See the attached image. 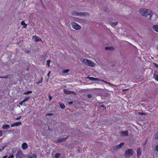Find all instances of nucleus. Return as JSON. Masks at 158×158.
Returning a JSON list of instances; mask_svg holds the SVG:
<instances>
[{"label": "nucleus", "instance_id": "obj_27", "mask_svg": "<svg viewBox=\"0 0 158 158\" xmlns=\"http://www.w3.org/2000/svg\"><path fill=\"white\" fill-rule=\"evenodd\" d=\"M154 137L155 139H158V131L155 135Z\"/></svg>", "mask_w": 158, "mask_h": 158}, {"label": "nucleus", "instance_id": "obj_30", "mask_svg": "<svg viewBox=\"0 0 158 158\" xmlns=\"http://www.w3.org/2000/svg\"><path fill=\"white\" fill-rule=\"evenodd\" d=\"M103 81V82H105L106 84H109V85H113V86H114L112 84H111V83H110L109 82H107V81Z\"/></svg>", "mask_w": 158, "mask_h": 158}, {"label": "nucleus", "instance_id": "obj_9", "mask_svg": "<svg viewBox=\"0 0 158 158\" xmlns=\"http://www.w3.org/2000/svg\"><path fill=\"white\" fill-rule=\"evenodd\" d=\"M120 134L123 136H127L128 135V131H122L120 132Z\"/></svg>", "mask_w": 158, "mask_h": 158}, {"label": "nucleus", "instance_id": "obj_13", "mask_svg": "<svg viewBox=\"0 0 158 158\" xmlns=\"http://www.w3.org/2000/svg\"><path fill=\"white\" fill-rule=\"evenodd\" d=\"M72 14L73 15H75L76 16L84 15V13H83L81 12L79 13L75 11L72 12Z\"/></svg>", "mask_w": 158, "mask_h": 158}, {"label": "nucleus", "instance_id": "obj_22", "mask_svg": "<svg viewBox=\"0 0 158 158\" xmlns=\"http://www.w3.org/2000/svg\"><path fill=\"white\" fill-rule=\"evenodd\" d=\"M32 93V91H28L27 92H24L23 94L25 95H28L29 94L31 93Z\"/></svg>", "mask_w": 158, "mask_h": 158}, {"label": "nucleus", "instance_id": "obj_10", "mask_svg": "<svg viewBox=\"0 0 158 158\" xmlns=\"http://www.w3.org/2000/svg\"><path fill=\"white\" fill-rule=\"evenodd\" d=\"M153 78L156 80V81H158V72L155 71L154 74Z\"/></svg>", "mask_w": 158, "mask_h": 158}, {"label": "nucleus", "instance_id": "obj_36", "mask_svg": "<svg viewBox=\"0 0 158 158\" xmlns=\"http://www.w3.org/2000/svg\"><path fill=\"white\" fill-rule=\"evenodd\" d=\"M153 64H154V66L155 67H157V68H158V64H156L155 63H153Z\"/></svg>", "mask_w": 158, "mask_h": 158}, {"label": "nucleus", "instance_id": "obj_45", "mask_svg": "<svg viewBox=\"0 0 158 158\" xmlns=\"http://www.w3.org/2000/svg\"><path fill=\"white\" fill-rule=\"evenodd\" d=\"M8 77V76H6V77H0V78H7Z\"/></svg>", "mask_w": 158, "mask_h": 158}, {"label": "nucleus", "instance_id": "obj_47", "mask_svg": "<svg viewBox=\"0 0 158 158\" xmlns=\"http://www.w3.org/2000/svg\"><path fill=\"white\" fill-rule=\"evenodd\" d=\"M8 157V156L6 155L5 156H4L2 157V158H7V157Z\"/></svg>", "mask_w": 158, "mask_h": 158}, {"label": "nucleus", "instance_id": "obj_24", "mask_svg": "<svg viewBox=\"0 0 158 158\" xmlns=\"http://www.w3.org/2000/svg\"><path fill=\"white\" fill-rule=\"evenodd\" d=\"M60 106L62 109H64L65 107V105L63 103H61L60 104Z\"/></svg>", "mask_w": 158, "mask_h": 158}, {"label": "nucleus", "instance_id": "obj_6", "mask_svg": "<svg viewBox=\"0 0 158 158\" xmlns=\"http://www.w3.org/2000/svg\"><path fill=\"white\" fill-rule=\"evenodd\" d=\"M64 92L67 94H73L76 95V94L73 91L68 90L66 89H64L63 90Z\"/></svg>", "mask_w": 158, "mask_h": 158}, {"label": "nucleus", "instance_id": "obj_11", "mask_svg": "<svg viewBox=\"0 0 158 158\" xmlns=\"http://www.w3.org/2000/svg\"><path fill=\"white\" fill-rule=\"evenodd\" d=\"M141 155V150L140 148H138L137 150V157L139 158V156H140Z\"/></svg>", "mask_w": 158, "mask_h": 158}, {"label": "nucleus", "instance_id": "obj_33", "mask_svg": "<svg viewBox=\"0 0 158 158\" xmlns=\"http://www.w3.org/2000/svg\"><path fill=\"white\" fill-rule=\"evenodd\" d=\"M6 147V146H4L3 147L2 149L0 148V152H2L3 150Z\"/></svg>", "mask_w": 158, "mask_h": 158}, {"label": "nucleus", "instance_id": "obj_1", "mask_svg": "<svg viewBox=\"0 0 158 158\" xmlns=\"http://www.w3.org/2000/svg\"><path fill=\"white\" fill-rule=\"evenodd\" d=\"M139 13L141 15L148 17L149 19H151L153 15L151 10L145 8L140 9L139 10Z\"/></svg>", "mask_w": 158, "mask_h": 158}, {"label": "nucleus", "instance_id": "obj_38", "mask_svg": "<svg viewBox=\"0 0 158 158\" xmlns=\"http://www.w3.org/2000/svg\"><path fill=\"white\" fill-rule=\"evenodd\" d=\"M53 114L52 113H49L47 114H46V115H48V116H51Z\"/></svg>", "mask_w": 158, "mask_h": 158}, {"label": "nucleus", "instance_id": "obj_48", "mask_svg": "<svg viewBox=\"0 0 158 158\" xmlns=\"http://www.w3.org/2000/svg\"><path fill=\"white\" fill-rule=\"evenodd\" d=\"M78 153H79V152H79V150H78Z\"/></svg>", "mask_w": 158, "mask_h": 158}, {"label": "nucleus", "instance_id": "obj_34", "mask_svg": "<svg viewBox=\"0 0 158 158\" xmlns=\"http://www.w3.org/2000/svg\"><path fill=\"white\" fill-rule=\"evenodd\" d=\"M14 156L13 154H11L9 155L8 158H14Z\"/></svg>", "mask_w": 158, "mask_h": 158}, {"label": "nucleus", "instance_id": "obj_42", "mask_svg": "<svg viewBox=\"0 0 158 158\" xmlns=\"http://www.w3.org/2000/svg\"><path fill=\"white\" fill-rule=\"evenodd\" d=\"M21 116H20V117H19L18 118H16L15 119H17V120H19L21 118Z\"/></svg>", "mask_w": 158, "mask_h": 158}, {"label": "nucleus", "instance_id": "obj_51", "mask_svg": "<svg viewBox=\"0 0 158 158\" xmlns=\"http://www.w3.org/2000/svg\"><path fill=\"white\" fill-rule=\"evenodd\" d=\"M125 90V89H124V90H123V91H124Z\"/></svg>", "mask_w": 158, "mask_h": 158}, {"label": "nucleus", "instance_id": "obj_41", "mask_svg": "<svg viewBox=\"0 0 158 158\" xmlns=\"http://www.w3.org/2000/svg\"><path fill=\"white\" fill-rule=\"evenodd\" d=\"M24 102H23V101H22V102H20L19 103V104L20 105H21V106H22V105H23V103H24Z\"/></svg>", "mask_w": 158, "mask_h": 158}, {"label": "nucleus", "instance_id": "obj_8", "mask_svg": "<svg viewBox=\"0 0 158 158\" xmlns=\"http://www.w3.org/2000/svg\"><path fill=\"white\" fill-rule=\"evenodd\" d=\"M32 39L35 42H37L41 40V39L38 36L34 35L32 37Z\"/></svg>", "mask_w": 158, "mask_h": 158}, {"label": "nucleus", "instance_id": "obj_21", "mask_svg": "<svg viewBox=\"0 0 158 158\" xmlns=\"http://www.w3.org/2000/svg\"><path fill=\"white\" fill-rule=\"evenodd\" d=\"M21 25L23 26L24 28H26L27 26V24L25 23L24 21H22L21 23Z\"/></svg>", "mask_w": 158, "mask_h": 158}, {"label": "nucleus", "instance_id": "obj_7", "mask_svg": "<svg viewBox=\"0 0 158 158\" xmlns=\"http://www.w3.org/2000/svg\"><path fill=\"white\" fill-rule=\"evenodd\" d=\"M68 137V136L66 137L60 138L57 139L56 142V143L65 142L67 140Z\"/></svg>", "mask_w": 158, "mask_h": 158}, {"label": "nucleus", "instance_id": "obj_29", "mask_svg": "<svg viewBox=\"0 0 158 158\" xmlns=\"http://www.w3.org/2000/svg\"><path fill=\"white\" fill-rule=\"evenodd\" d=\"M69 69H66L63 70L62 71V72L64 73H66L68 72L69 71Z\"/></svg>", "mask_w": 158, "mask_h": 158}, {"label": "nucleus", "instance_id": "obj_16", "mask_svg": "<svg viewBox=\"0 0 158 158\" xmlns=\"http://www.w3.org/2000/svg\"><path fill=\"white\" fill-rule=\"evenodd\" d=\"M2 128L4 129H8L10 128V126L9 125L5 124L2 126Z\"/></svg>", "mask_w": 158, "mask_h": 158}, {"label": "nucleus", "instance_id": "obj_18", "mask_svg": "<svg viewBox=\"0 0 158 158\" xmlns=\"http://www.w3.org/2000/svg\"><path fill=\"white\" fill-rule=\"evenodd\" d=\"M88 77L89 79V80L92 81H97L98 80V79L93 77Z\"/></svg>", "mask_w": 158, "mask_h": 158}, {"label": "nucleus", "instance_id": "obj_28", "mask_svg": "<svg viewBox=\"0 0 158 158\" xmlns=\"http://www.w3.org/2000/svg\"><path fill=\"white\" fill-rule=\"evenodd\" d=\"M111 24L112 26H116L118 24V23L117 22H116L114 23H111Z\"/></svg>", "mask_w": 158, "mask_h": 158}, {"label": "nucleus", "instance_id": "obj_35", "mask_svg": "<svg viewBox=\"0 0 158 158\" xmlns=\"http://www.w3.org/2000/svg\"><path fill=\"white\" fill-rule=\"evenodd\" d=\"M92 95L91 94H88L87 95V97L88 98H91L92 97Z\"/></svg>", "mask_w": 158, "mask_h": 158}, {"label": "nucleus", "instance_id": "obj_32", "mask_svg": "<svg viewBox=\"0 0 158 158\" xmlns=\"http://www.w3.org/2000/svg\"><path fill=\"white\" fill-rule=\"evenodd\" d=\"M138 114H139L141 115H145L146 114L143 112H139L138 113Z\"/></svg>", "mask_w": 158, "mask_h": 158}, {"label": "nucleus", "instance_id": "obj_44", "mask_svg": "<svg viewBox=\"0 0 158 158\" xmlns=\"http://www.w3.org/2000/svg\"><path fill=\"white\" fill-rule=\"evenodd\" d=\"M50 73H51V71H49V72H48V74H47V76H48L49 77V75H50Z\"/></svg>", "mask_w": 158, "mask_h": 158}, {"label": "nucleus", "instance_id": "obj_46", "mask_svg": "<svg viewBox=\"0 0 158 158\" xmlns=\"http://www.w3.org/2000/svg\"><path fill=\"white\" fill-rule=\"evenodd\" d=\"M2 131H1V130H0V137L2 135Z\"/></svg>", "mask_w": 158, "mask_h": 158}, {"label": "nucleus", "instance_id": "obj_17", "mask_svg": "<svg viewBox=\"0 0 158 158\" xmlns=\"http://www.w3.org/2000/svg\"><path fill=\"white\" fill-rule=\"evenodd\" d=\"M153 29L156 31L158 32V25H155L153 26L152 27Z\"/></svg>", "mask_w": 158, "mask_h": 158}, {"label": "nucleus", "instance_id": "obj_31", "mask_svg": "<svg viewBox=\"0 0 158 158\" xmlns=\"http://www.w3.org/2000/svg\"><path fill=\"white\" fill-rule=\"evenodd\" d=\"M29 99V97H27L24 98V100H23V102H25L28 100Z\"/></svg>", "mask_w": 158, "mask_h": 158}, {"label": "nucleus", "instance_id": "obj_37", "mask_svg": "<svg viewBox=\"0 0 158 158\" xmlns=\"http://www.w3.org/2000/svg\"><path fill=\"white\" fill-rule=\"evenodd\" d=\"M155 149L156 152H158V144L156 147Z\"/></svg>", "mask_w": 158, "mask_h": 158}, {"label": "nucleus", "instance_id": "obj_26", "mask_svg": "<svg viewBox=\"0 0 158 158\" xmlns=\"http://www.w3.org/2000/svg\"><path fill=\"white\" fill-rule=\"evenodd\" d=\"M51 62V61L50 60H48L47 62V65L48 67H49L50 66V64Z\"/></svg>", "mask_w": 158, "mask_h": 158}, {"label": "nucleus", "instance_id": "obj_19", "mask_svg": "<svg viewBox=\"0 0 158 158\" xmlns=\"http://www.w3.org/2000/svg\"><path fill=\"white\" fill-rule=\"evenodd\" d=\"M61 154L60 153H56L54 156L55 158H59V157L61 156Z\"/></svg>", "mask_w": 158, "mask_h": 158}, {"label": "nucleus", "instance_id": "obj_40", "mask_svg": "<svg viewBox=\"0 0 158 158\" xmlns=\"http://www.w3.org/2000/svg\"><path fill=\"white\" fill-rule=\"evenodd\" d=\"M100 107H104L105 108V109H106V108L103 105H102L100 106Z\"/></svg>", "mask_w": 158, "mask_h": 158}, {"label": "nucleus", "instance_id": "obj_39", "mask_svg": "<svg viewBox=\"0 0 158 158\" xmlns=\"http://www.w3.org/2000/svg\"><path fill=\"white\" fill-rule=\"evenodd\" d=\"M48 98H49V101H50L52 98V97L50 95H49V96H48Z\"/></svg>", "mask_w": 158, "mask_h": 158}, {"label": "nucleus", "instance_id": "obj_2", "mask_svg": "<svg viewBox=\"0 0 158 158\" xmlns=\"http://www.w3.org/2000/svg\"><path fill=\"white\" fill-rule=\"evenodd\" d=\"M83 64L91 67H94L95 66V64L91 60L86 59H84L83 60Z\"/></svg>", "mask_w": 158, "mask_h": 158}, {"label": "nucleus", "instance_id": "obj_15", "mask_svg": "<svg viewBox=\"0 0 158 158\" xmlns=\"http://www.w3.org/2000/svg\"><path fill=\"white\" fill-rule=\"evenodd\" d=\"M27 145L26 143H24L22 145V148L23 150H25L27 148Z\"/></svg>", "mask_w": 158, "mask_h": 158}, {"label": "nucleus", "instance_id": "obj_20", "mask_svg": "<svg viewBox=\"0 0 158 158\" xmlns=\"http://www.w3.org/2000/svg\"><path fill=\"white\" fill-rule=\"evenodd\" d=\"M27 158H37V156L35 154H34L31 156H28Z\"/></svg>", "mask_w": 158, "mask_h": 158}, {"label": "nucleus", "instance_id": "obj_3", "mask_svg": "<svg viewBox=\"0 0 158 158\" xmlns=\"http://www.w3.org/2000/svg\"><path fill=\"white\" fill-rule=\"evenodd\" d=\"M134 154L132 149H128L125 151L124 156L126 157H129L131 156Z\"/></svg>", "mask_w": 158, "mask_h": 158}, {"label": "nucleus", "instance_id": "obj_14", "mask_svg": "<svg viewBox=\"0 0 158 158\" xmlns=\"http://www.w3.org/2000/svg\"><path fill=\"white\" fill-rule=\"evenodd\" d=\"M22 124L21 122H17L15 123H14L13 124H11V126L12 127H14L15 126H19Z\"/></svg>", "mask_w": 158, "mask_h": 158}, {"label": "nucleus", "instance_id": "obj_23", "mask_svg": "<svg viewBox=\"0 0 158 158\" xmlns=\"http://www.w3.org/2000/svg\"><path fill=\"white\" fill-rule=\"evenodd\" d=\"M105 49L106 50H113L114 48L111 47H107L105 48Z\"/></svg>", "mask_w": 158, "mask_h": 158}, {"label": "nucleus", "instance_id": "obj_50", "mask_svg": "<svg viewBox=\"0 0 158 158\" xmlns=\"http://www.w3.org/2000/svg\"><path fill=\"white\" fill-rule=\"evenodd\" d=\"M29 69H27V70H29Z\"/></svg>", "mask_w": 158, "mask_h": 158}, {"label": "nucleus", "instance_id": "obj_12", "mask_svg": "<svg viewBox=\"0 0 158 158\" xmlns=\"http://www.w3.org/2000/svg\"><path fill=\"white\" fill-rule=\"evenodd\" d=\"M124 144V142L121 143L119 145H116V148L117 149H120L122 148Z\"/></svg>", "mask_w": 158, "mask_h": 158}, {"label": "nucleus", "instance_id": "obj_5", "mask_svg": "<svg viewBox=\"0 0 158 158\" xmlns=\"http://www.w3.org/2000/svg\"><path fill=\"white\" fill-rule=\"evenodd\" d=\"M23 153L20 151H18L16 155V158H23Z\"/></svg>", "mask_w": 158, "mask_h": 158}, {"label": "nucleus", "instance_id": "obj_25", "mask_svg": "<svg viewBox=\"0 0 158 158\" xmlns=\"http://www.w3.org/2000/svg\"><path fill=\"white\" fill-rule=\"evenodd\" d=\"M43 80V77H42L40 79V80L37 83V84H39L40 83H41L42 82Z\"/></svg>", "mask_w": 158, "mask_h": 158}, {"label": "nucleus", "instance_id": "obj_43", "mask_svg": "<svg viewBox=\"0 0 158 158\" xmlns=\"http://www.w3.org/2000/svg\"><path fill=\"white\" fill-rule=\"evenodd\" d=\"M73 102L72 101H71L70 102H68V104H69V105H71V104H72L73 103Z\"/></svg>", "mask_w": 158, "mask_h": 158}, {"label": "nucleus", "instance_id": "obj_4", "mask_svg": "<svg viewBox=\"0 0 158 158\" xmlns=\"http://www.w3.org/2000/svg\"><path fill=\"white\" fill-rule=\"evenodd\" d=\"M72 27L77 30H80L81 29V27L80 25H78L77 23L75 22H73L72 24Z\"/></svg>", "mask_w": 158, "mask_h": 158}, {"label": "nucleus", "instance_id": "obj_49", "mask_svg": "<svg viewBox=\"0 0 158 158\" xmlns=\"http://www.w3.org/2000/svg\"><path fill=\"white\" fill-rule=\"evenodd\" d=\"M29 69H27V70H29Z\"/></svg>", "mask_w": 158, "mask_h": 158}]
</instances>
